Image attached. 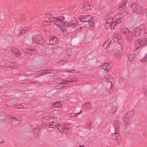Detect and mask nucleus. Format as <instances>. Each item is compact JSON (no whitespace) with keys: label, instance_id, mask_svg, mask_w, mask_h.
Listing matches in <instances>:
<instances>
[{"label":"nucleus","instance_id":"1","mask_svg":"<svg viewBox=\"0 0 147 147\" xmlns=\"http://www.w3.org/2000/svg\"><path fill=\"white\" fill-rule=\"evenodd\" d=\"M46 120V124L49 126L50 128H54L56 127L58 130L61 132L62 131L64 126L61 124L58 123V121L59 120L56 117L51 118L45 119Z\"/></svg>","mask_w":147,"mask_h":147},{"label":"nucleus","instance_id":"2","mask_svg":"<svg viewBox=\"0 0 147 147\" xmlns=\"http://www.w3.org/2000/svg\"><path fill=\"white\" fill-rule=\"evenodd\" d=\"M63 18H54L53 20V22L62 31L65 30V28L64 26L66 24H67V22L63 21Z\"/></svg>","mask_w":147,"mask_h":147},{"label":"nucleus","instance_id":"3","mask_svg":"<svg viewBox=\"0 0 147 147\" xmlns=\"http://www.w3.org/2000/svg\"><path fill=\"white\" fill-rule=\"evenodd\" d=\"M113 125L115 132L111 135V137L112 139L115 140H117L119 137V134L118 133L119 129L118 122L115 121L113 123Z\"/></svg>","mask_w":147,"mask_h":147},{"label":"nucleus","instance_id":"4","mask_svg":"<svg viewBox=\"0 0 147 147\" xmlns=\"http://www.w3.org/2000/svg\"><path fill=\"white\" fill-rule=\"evenodd\" d=\"M111 19L109 18L107 19V22L105 25V28L106 29L108 30L110 28L111 29L113 30L119 26V22L116 23H113L111 22Z\"/></svg>","mask_w":147,"mask_h":147},{"label":"nucleus","instance_id":"5","mask_svg":"<svg viewBox=\"0 0 147 147\" xmlns=\"http://www.w3.org/2000/svg\"><path fill=\"white\" fill-rule=\"evenodd\" d=\"M77 80V79L76 78H68L66 79H65V80H63V82H61V84L59 85L56 86H55V89H61L63 88V87L65 86V85H63V84L65 83L66 82H75Z\"/></svg>","mask_w":147,"mask_h":147},{"label":"nucleus","instance_id":"6","mask_svg":"<svg viewBox=\"0 0 147 147\" xmlns=\"http://www.w3.org/2000/svg\"><path fill=\"white\" fill-rule=\"evenodd\" d=\"M132 11L136 14H142L146 11L144 9L138 6V5L134 3L131 6Z\"/></svg>","mask_w":147,"mask_h":147},{"label":"nucleus","instance_id":"7","mask_svg":"<svg viewBox=\"0 0 147 147\" xmlns=\"http://www.w3.org/2000/svg\"><path fill=\"white\" fill-rule=\"evenodd\" d=\"M79 19L83 22L93 21L92 17L90 15L81 16L79 17Z\"/></svg>","mask_w":147,"mask_h":147},{"label":"nucleus","instance_id":"8","mask_svg":"<svg viewBox=\"0 0 147 147\" xmlns=\"http://www.w3.org/2000/svg\"><path fill=\"white\" fill-rule=\"evenodd\" d=\"M121 14L119 13L115 16L113 18H110L109 19H111L112 22L113 23H116L119 22V24L121 22L120 20L121 18Z\"/></svg>","mask_w":147,"mask_h":147},{"label":"nucleus","instance_id":"9","mask_svg":"<svg viewBox=\"0 0 147 147\" xmlns=\"http://www.w3.org/2000/svg\"><path fill=\"white\" fill-rule=\"evenodd\" d=\"M93 5L88 2H85L83 4V9L85 11H88L93 7Z\"/></svg>","mask_w":147,"mask_h":147},{"label":"nucleus","instance_id":"10","mask_svg":"<svg viewBox=\"0 0 147 147\" xmlns=\"http://www.w3.org/2000/svg\"><path fill=\"white\" fill-rule=\"evenodd\" d=\"M32 40L34 43L40 45H42L44 44L45 42V41L41 37H34Z\"/></svg>","mask_w":147,"mask_h":147},{"label":"nucleus","instance_id":"11","mask_svg":"<svg viewBox=\"0 0 147 147\" xmlns=\"http://www.w3.org/2000/svg\"><path fill=\"white\" fill-rule=\"evenodd\" d=\"M121 32L122 33H124L126 36L131 37L133 36L132 32L126 28H123L121 30Z\"/></svg>","mask_w":147,"mask_h":147},{"label":"nucleus","instance_id":"12","mask_svg":"<svg viewBox=\"0 0 147 147\" xmlns=\"http://www.w3.org/2000/svg\"><path fill=\"white\" fill-rule=\"evenodd\" d=\"M49 38V43L50 45H55L57 44L58 40L57 37H51Z\"/></svg>","mask_w":147,"mask_h":147},{"label":"nucleus","instance_id":"13","mask_svg":"<svg viewBox=\"0 0 147 147\" xmlns=\"http://www.w3.org/2000/svg\"><path fill=\"white\" fill-rule=\"evenodd\" d=\"M23 51L31 55H35L37 53V51L36 50L25 49H23Z\"/></svg>","mask_w":147,"mask_h":147},{"label":"nucleus","instance_id":"14","mask_svg":"<svg viewBox=\"0 0 147 147\" xmlns=\"http://www.w3.org/2000/svg\"><path fill=\"white\" fill-rule=\"evenodd\" d=\"M6 66L7 67H11L13 69H17L18 67V65L16 63H8Z\"/></svg>","mask_w":147,"mask_h":147},{"label":"nucleus","instance_id":"15","mask_svg":"<svg viewBox=\"0 0 147 147\" xmlns=\"http://www.w3.org/2000/svg\"><path fill=\"white\" fill-rule=\"evenodd\" d=\"M113 78L110 75H107L104 81L107 82H111L112 84V82L114 81ZM112 85L111 87V89H112Z\"/></svg>","mask_w":147,"mask_h":147},{"label":"nucleus","instance_id":"16","mask_svg":"<svg viewBox=\"0 0 147 147\" xmlns=\"http://www.w3.org/2000/svg\"><path fill=\"white\" fill-rule=\"evenodd\" d=\"M93 21H90L83 22V25L84 26L87 28L93 26Z\"/></svg>","mask_w":147,"mask_h":147},{"label":"nucleus","instance_id":"17","mask_svg":"<svg viewBox=\"0 0 147 147\" xmlns=\"http://www.w3.org/2000/svg\"><path fill=\"white\" fill-rule=\"evenodd\" d=\"M77 24V22L76 19H74L72 21H71L70 24L67 23V24L65 25V26H71L72 27H74L76 26Z\"/></svg>","mask_w":147,"mask_h":147},{"label":"nucleus","instance_id":"18","mask_svg":"<svg viewBox=\"0 0 147 147\" xmlns=\"http://www.w3.org/2000/svg\"><path fill=\"white\" fill-rule=\"evenodd\" d=\"M102 68L108 72L111 70V66L107 63H105L103 65Z\"/></svg>","mask_w":147,"mask_h":147},{"label":"nucleus","instance_id":"19","mask_svg":"<svg viewBox=\"0 0 147 147\" xmlns=\"http://www.w3.org/2000/svg\"><path fill=\"white\" fill-rule=\"evenodd\" d=\"M134 49L137 50L139 48L142 46V44H140V42L139 40H136L134 43Z\"/></svg>","mask_w":147,"mask_h":147},{"label":"nucleus","instance_id":"20","mask_svg":"<svg viewBox=\"0 0 147 147\" xmlns=\"http://www.w3.org/2000/svg\"><path fill=\"white\" fill-rule=\"evenodd\" d=\"M141 28L140 27L136 28H135L134 31V36H135L137 37L140 36L141 34Z\"/></svg>","mask_w":147,"mask_h":147},{"label":"nucleus","instance_id":"21","mask_svg":"<svg viewBox=\"0 0 147 147\" xmlns=\"http://www.w3.org/2000/svg\"><path fill=\"white\" fill-rule=\"evenodd\" d=\"M11 51L14 53L15 54L17 55V57H19L21 55V53L19 51H18V49L13 47H11Z\"/></svg>","mask_w":147,"mask_h":147},{"label":"nucleus","instance_id":"22","mask_svg":"<svg viewBox=\"0 0 147 147\" xmlns=\"http://www.w3.org/2000/svg\"><path fill=\"white\" fill-rule=\"evenodd\" d=\"M62 105L60 102H57L53 104L52 106V108H57L59 109L62 107Z\"/></svg>","mask_w":147,"mask_h":147},{"label":"nucleus","instance_id":"23","mask_svg":"<svg viewBox=\"0 0 147 147\" xmlns=\"http://www.w3.org/2000/svg\"><path fill=\"white\" fill-rule=\"evenodd\" d=\"M122 56V53L119 51H116L114 55V57L116 59H119L121 58Z\"/></svg>","mask_w":147,"mask_h":147},{"label":"nucleus","instance_id":"24","mask_svg":"<svg viewBox=\"0 0 147 147\" xmlns=\"http://www.w3.org/2000/svg\"><path fill=\"white\" fill-rule=\"evenodd\" d=\"M11 123L15 125H17L20 123V121L16 118H12L11 119Z\"/></svg>","mask_w":147,"mask_h":147},{"label":"nucleus","instance_id":"25","mask_svg":"<svg viewBox=\"0 0 147 147\" xmlns=\"http://www.w3.org/2000/svg\"><path fill=\"white\" fill-rule=\"evenodd\" d=\"M82 112V110H80V112L79 113H70L69 114V116L71 118H73L74 117H75L76 115H77L80 114L81 112Z\"/></svg>","mask_w":147,"mask_h":147},{"label":"nucleus","instance_id":"26","mask_svg":"<svg viewBox=\"0 0 147 147\" xmlns=\"http://www.w3.org/2000/svg\"><path fill=\"white\" fill-rule=\"evenodd\" d=\"M111 42V40L110 39H108L106 41L105 43L103 45V48L104 49L107 48L109 46Z\"/></svg>","mask_w":147,"mask_h":147},{"label":"nucleus","instance_id":"27","mask_svg":"<svg viewBox=\"0 0 147 147\" xmlns=\"http://www.w3.org/2000/svg\"><path fill=\"white\" fill-rule=\"evenodd\" d=\"M113 40L114 42H118L119 44L122 42V37H114Z\"/></svg>","mask_w":147,"mask_h":147},{"label":"nucleus","instance_id":"28","mask_svg":"<svg viewBox=\"0 0 147 147\" xmlns=\"http://www.w3.org/2000/svg\"><path fill=\"white\" fill-rule=\"evenodd\" d=\"M83 107L86 109H89L92 108V106L90 103H88L84 104L83 105Z\"/></svg>","mask_w":147,"mask_h":147},{"label":"nucleus","instance_id":"29","mask_svg":"<svg viewBox=\"0 0 147 147\" xmlns=\"http://www.w3.org/2000/svg\"><path fill=\"white\" fill-rule=\"evenodd\" d=\"M67 61L61 60L57 63V65L58 66H62L65 64L67 62Z\"/></svg>","mask_w":147,"mask_h":147},{"label":"nucleus","instance_id":"30","mask_svg":"<svg viewBox=\"0 0 147 147\" xmlns=\"http://www.w3.org/2000/svg\"><path fill=\"white\" fill-rule=\"evenodd\" d=\"M66 53L68 56L70 57L72 54V51L70 48L67 49L66 50Z\"/></svg>","mask_w":147,"mask_h":147},{"label":"nucleus","instance_id":"31","mask_svg":"<svg viewBox=\"0 0 147 147\" xmlns=\"http://www.w3.org/2000/svg\"><path fill=\"white\" fill-rule=\"evenodd\" d=\"M129 118H128V117H125V116H124V117L122 118V120L125 124L126 125L127 124H128L129 121ZM126 125H125V126Z\"/></svg>","mask_w":147,"mask_h":147},{"label":"nucleus","instance_id":"32","mask_svg":"<svg viewBox=\"0 0 147 147\" xmlns=\"http://www.w3.org/2000/svg\"><path fill=\"white\" fill-rule=\"evenodd\" d=\"M133 115V112L132 111H129L126 114H125V117H128L129 118H130Z\"/></svg>","mask_w":147,"mask_h":147},{"label":"nucleus","instance_id":"33","mask_svg":"<svg viewBox=\"0 0 147 147\" xmlns=\"http://www.w3.org/2000/svg\"><path fill=\"white\" fill-rule=\"evenodd\" d=\"M47 17L51 22H53V19L54 18L52 15L47 14Z\"/></svg>","mask_w":147,"mask_h":147},{"label":"nucleus","instance_id":"34","mask_svg":"<svg viewBox=\"0 0 147 147\" xmlns=\"http://www.w3.org/2000/svg\"><path fill=\"white\" fill-rule=\"evenodd\" d=\"M62 131H61V132L64 133L66 134L67 133V132H68L69 131V129L67 128L66 127H64L63 129H62Z\"/></svg>","mask_w":147,"mask_h":147},{"label":"nucleus","instance_id":"35","mask_svg":"<svg viewBox=\"0 0 147 147\" xmlns=\"http://www.w3.org/2000/svg\"><path fill=\"white\" fill-rule=\"evenodd\" d=\"M15 107L16 108L19 109H22L23 108V106L22 105L20 104H16L15 105Z\"/></svg>","mask_w":147,"mask_h":147},{"label":"nucleus","instance_id":"36","mask_svg":"<svg viewBox=\"0 0 147 147\" xmlns=\"http://www.w3.org/2000/svg\"><path fill=\"white\" fill-rule=\"evenodd\" d=\"M51 71V70L49 69V70H47L45 71H44L43 73L41 74H40V75L41 76H42L44 75L45 74H50Z\"/></svg>","mask_w":147,"mask_h":147},{"label":"nucleus","instance_id":"37","mask_svg":"<svg viewBox=\"0 0 147 147\" xmlns=\"http://www.w3.org/2000/svg\"><path fill=\"white\" fill-rule=\"evenodd\" d=\"M140 42V44H142V46L145 45L147 43V41L146 40H139Z\"/></svg>","mask_w":147,"mask_h":147},{"label":"nucleus","instance_id":"38","mask_svg":"<svg viewBox=\"0 0 147 147\" xmlns=\"http://www.w3.org/2000/svg\"><path fill=\"white\" fill-rule=\"evenodd\" d=\"M76 31H79L82 29V27L80 26L79 25H76Z\"/></svg>","mask_w":147,"mask_h":147},{"label":"nucleus","instance_id":"39","mask_svg":"<svg viewBox=\"0 0 147 147\" xmlns=\"http://www.w3.org/2000/svg\"><path fill=\"white\" fill-rule=\"evenodd\" d=\"M146 55H147L146 54L144 58L141 60V62L142 63L146 62L147 61V57Z\"/></svg>","mask_w":147,"mask_h":147},{"label":"nucleus","instance_id":"40","mask_svg":"<svg viewBox=\"0 0 147 147\" xmlns=\"http://www.w3.org/2000/svg\"><path fill=\"white\" fill-rule=\"evenodd\" d=\"M117 110V108L115 106L113 107L112 108V111L113 112V113L115 112Z\"/></svg>","mask_w":147,"mask_h":147},{"label":"nucleus","instance_id":"41","mask_svg":"<svg viewBox=\"0 0 147 147\" xmlns=\"http://www.w3.org/2000/svg\"><path fill=\"white\" fill-rule=\"evenodd\" d=\"M128 0H123V7H124L125 5H126V4L127 3V1Z\"/></svg>","mask_w":147,"mask_h":147},{"label":"nucleus","instance_id":"42","mask_svg":"<svg viewBox=\"0 0 147 147\" xmlns=\"http://www.w3.org/2000/svg\"><path fill=\"white\" fill-rule=\"evenodd\" d=\"M66 71L67 72H70V73H74V72H75L76 71H75V70L73 69V70H67V71Z\"/></svg>","mask_w":147,"mask_h":147},{"label":"nucleus","instance_id":"43","mask_svg":"<svg viewBox=\"0 0 147 147\" xmlns=\"http://www.w3.org/2000/svg\"><path fill=\"white\" fill-rule=\"evenodd\" d=\"M122 14L124 16H126L127 14V12L125 10H123L122 11Z\"/></svg>","mask_w":147,"mask_h":147},{"label":"nucleus","instance_id":"44","mask_svg":"<svg viewBox=\"0 0 147 147\" xmlns=\"http://www.w3.org/2000/svg\"><path fill=\"white\" fill-rule=\"evenodd\" d=\"M75 7L76 6H70L69 7V9L70 10H72L74 9Z\"/></svg>","mask_w":147,"mask_h":147},{"label":"nucleus","instance_id":"45","mask_svg":"<svg viewBox=\"0 0 147 147\" xmlns=\"http://www.w3.org/2000/svg\"><path fill=\"white\" fill-rule=\"evenodd\" d=\"M28 28H23L22 29V31L24 32H26V30H28Z\"/></svg>","mask_w":147,"mask_h":147},{"label":"nucleus","instance_id":"46","mask_svg":"<svg viewBox=\"0 0 147 147\" xmlns=\"http://www.w3.org/2000/svg\"><path fill=\"white\" fill-rule=\"evenodd\" d=\"M32 32H28V36H32Z\"/></svg>","mask_w":147,"mask_h":147},{"label":"nucleus","instance_id":"47","mask_svg":"<svg viewBox=\"0 0 147 147\" xmlns=\"http://www.w3.org/2000/svg\"><path fill=\"white\" fill-rule=\"evenodd\" d=\"M116 36H121V34L120 33H117L116 34Z\"/></svg>","mask_w":147,"mask_h":147},{"label":"nucleus","instance_id":"48","mask_svg":"<svg viewBox=\"0 0 147 147\" xmlns=\"http://www.w3.org/2000/svg\"><path fill=\"white\" fill-rule=\"evenodd\" d=\"M30 83H35V84H36V82H34V81H31L30 82Z\"/></svg>","mask_w":147,"mask_h":147},{"label":"nucleus","instance_id":"49","mask_svg":"<svg viewBox=\"0 0 147 147\" xmlns=\"http://www.w3.org/2000/svg\"><path fill=\"white\" fill-rule=\"evenodd\" d=\"M126 40L128 42H129L130 40V39L129 38V37H128L126 39Z\"/></svg>","mask_w":147,"mask_h":147},{"label":"nucleus","instance_id":"50","mask_svg":"<svg viewBox=\"0 0 147 147\" xmlns=\"http://www.w3.org/2000/svg\"><path fill=\"white\" fill-rule=\"evenodd\" d=\"M120 8H121V7L123 8L124 7H123V5H121V6H120Z\"/></svg>","mask_w":147,"mask_h":147},{"label":"nucleus","instance_id":"51","mask_svg":"<svg viewBox=\"0 0 147 147\" xmlns=\"http://www.w3.org/2000/svg\"><path fill=\"white\" fill-rule=\"evenodd\" d=\"M78 147H84V146L83 145L80 146H79Z\"/></svg>","mask_w":147,"mask_h":147},{"label":"nucleus","instance_id":"52","mask_svg":"<svg viewBox=\"0 0 147 147\" xmlns=\"http://www.w3.org/2000/svg\"><path fill=\"white\" fill-rule=\"evenodd\" d=\"M2 142H1L0 143H1V144H2Z\"/></svg>","mask_w":147,"mask_h":147}]
</instances>
